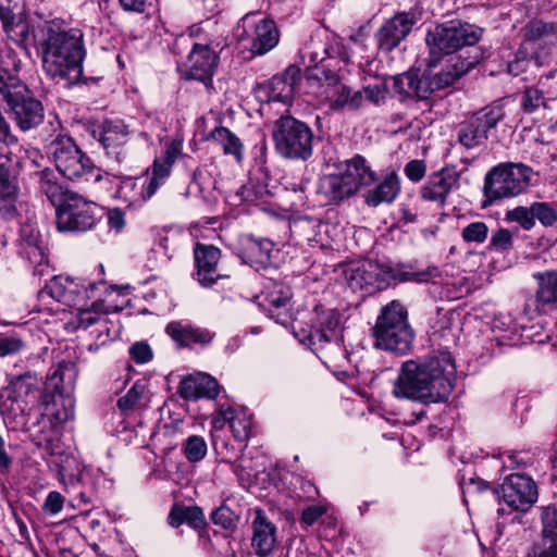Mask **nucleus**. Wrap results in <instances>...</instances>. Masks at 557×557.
Segmentation results:
<instances>
[{
  "mask_svg": "<svg viewBox=\"0 0 557 557\" xmlns=\"http://www.w3.org/2000/svg\"><path fill=\"white\" fill-rule=\"evenodd\" d=\"M456 366L447 350L423 362L407 361L394 383L393 394L423 404L446 401L454 388Z\"/></svg>",
  "mask_w": 557,
  "mask_h": 557,
  "instance_id": "nucleus-1",
  "label": "nucleus"
},
{
  "mask_svg": "<svg viewBox=\"0 0 557 557\" xmlns=\"http://www.w3.org/2000/svg\"><path fill=\"white\" fill-rule=\"evenodd\" d=\"M33 37L42 50L46 72L70 84L83 82V61L86 57L81 29H66L58 21H45L33 30Z\"/></svg>",
  "mask_w": 557,
  "mask_h": 557,
  "instance_id": "nucleus-2",
  "label": "nucleus"
},
{
  "mask_svg": "<svg viewBox=\"0 0 557 557\" xmlns=\"http://www.w3.org/2000/svg\"><path fill=\"white\" fill-rule=\"evenodd\" d=\"M0 94L8 106L10 117L22 132L36 128L44 122V106L17 76L15 61L12 70L0 66Z\"/></svg>",
  "mask_w": 557,
  "mask_h": 557,
  "instance_id": "nucleus-3",
  "label": "nucleus"
},
{
  "mask_svg": "<svg viewBox=\"0 0 557 557\" xmlns=\"http://www.w3.org/2000/svg\"><path fill=\"white\" fill-rule=\"evenodd\" d=\"M75 381V366L70 362L60 363L47 377L40 404L53 426L62 425L74 418L75 400L72 393Z\"/></svg>",
  "mask_w": 557,
  "mask_h": 557,
  "instance_id": "nucleus-4",
  "label": "nucleus"
},
{
  "mask_svg": "<svg viewBox=\"0 0 557 557\" xmlns=\"http://www.w3.org/2000/svg\"><path fill=\"white\" fill-rule=\"evenodd\" d=\"M481 35V28L459 20L437 24L429 29L425 36L429 47V64L437 66L442 60L454 57L463 47L475 45Z\"/></svg>",
  "mask_w": 557,
  "mask_h": 557,
  "instance_id": "nucleus-5",
  "label": "nucleus"
},
{
  "mask_svg": "<svg viewBox=\"0 0 557 557\" xmlns=\"http://www.w3.org/2000/svg\"><path fill=\"white\" fill-rule=\"evenodd\" d=\"M40 389V379L35 371L12 375L0 395V413L10 424L24 425Z\"/></svg>",
  "mask_w": 557,
  "mask_h": 557,
  "instance_id": "nucleus-6",
  "label": "nucleus"
},
{
  "mask_svg": "<svg viewBox=\"0 0 557 557\" xmlns=\"http://www.w3.org/2000/svg\"><path fill=\"white\" fill-rule=\"evenodd\" d=\"M373 336L377 348L397 354L409 351L413 331L408 322V312L399 301L393 300L381 309Z\"/></svg>",
  "mask_w": 557,
  "mask_h": 557,
  "instance_id": "nucleus-7",
  "label": "nucleus"
},
{
  "mask_svg": "<svg viewBox=\"0 0 557 557\" xmlns=\"http://www.w3.org/2000/svg\"><path fill=\"white\" fill-rule=\"evenodd\" d=\"M376 182V174L364 157L356 154L345 161V170L337 174L323 176L319 189L332 202H339L354 196L362 188Z\"/></svg>",
  "mask_w": 557,
  "mask_h": 557,
  "instance_id": "nucleus-8",
  "label": "nucleus"
},
{
  "mask_svg": "<svg viewBox=\"0 0 557 557\" xmlns=\"http://www.w3.org/2000/svg\"><path fill=\"white\" fill-rule=\"evenodd\" d=\"M533 174L532 168L523 163L505 162L493 166L484 177L483 207L524 193L531 185Z\"/></svg>",
  "mask_w": 557,
  "mask_h": 557,
  "instance_id": "nucleus-9",
  "label": "nucleus"
},
{
  "mask_svg": "<svg viewBox=\"0 0 557 557\" xmlns=\"http://www.w3.org/2000/svg\"><path fill=\"white\" fill-rule=\"evenodd\" d=\"M49 153L59 173L70 181L102 178L101 169L67 136H58L49 145Z\"/></svg>",
  "mask_w": 557,
  "mask_h": 557,
  "instance_id": "nucleus-10",
  "label": "nucleus"
},
{
  "mask_svg": "<svg viewBox=\"0 0 557 557\" xmlns=\"http://www.w3.org/2000/svg\"><path fill=\"white\" fill-rule=\"evenodd\" d=\"M272 137L277 153L285 159L307 161L312 156L314 135L302 121L281 116L274 123Z\"/></svg>",
  "mask_w": 557,
  "mask_h": 557,
  "instance_id": "nucleus-11",
  "label": "nucleus"
},
{
  "mask_svg": "<svg viewBox=\"0 0 557 557\" xmlns=\"http://www.w3.org/2000/svg\"><path fill=\"white\" fill-rule=\"evenodd\" d=\"M307 329L293 324L295 335L317 352L324 345L341 347V314L334 308L318 305L308 314Z\"/></svg>",
  "mask_w": 557,
  "mask_h": 557,
  "instance_id": "nucleus-12",
  "label": "nucleus"
},
{
  "mask_svg": "<svg viewBox=\"0 0 557 557\" xmlns=\"http://www.w3.org/2000/svg\"><path fill=\"white\" fill-rule=\"evenodd\" d=\"M98 212L95 202L78 194L66 193L57 208V228L60 232H86L96 224Z\"/></svg>",
  "mask_w": 557,
  "mask_h": 557,
  "instance_id": "nucleus-13",
  "label": "nucleus"
},
{
  "mask_svg": "<svg viewBox=\"0 0 557 557\" xmlns=\"http://www.w3.org/2000/svg\"><path fill=\"white\" fill-rule=\"evenodd\" d=\"M505 117L502 106L486 107L461 123L457 131V145L465 150L484 147L491 129Z\"/></svg>",
  "mask_w": 557,
  "mask_h": 557,
  "instance_id": "nucleus-14",
  "label": "nucleus"
},
{
  "mask_svg": "<svg viewBox=\"0 0 557 557\" xmlns=\"http://www.w3.org/2000/svg\"><path fill=\"white\" fill-rule=\"evenodd\" d=\"M322 86H325V99L330 109L339 110H358L363 102L361 90H352L349 86L339 82L338 74L335 69L325 67L323 72L313 74Z\"/></svg>",
  "mask_w": 557,
  "mask_h": 557,
  "instance_id": "nucleus-15",
  "label": "nucleus"
},
{
  "mask_svg": "<svg viewBox=\"0 0 557 557\" xmlns=\"http://www.w3.org/2000/svg\"><path fill=\"white\" fill-rule=\"evenodd\" d=\"M129 134L128 126L122 120L108 119L91 128V136L99 141L106 154L117 163L127 158Z\"/></svg>",
  "mask_w": 557,
  "mask_h": 557,
  "instance_id": "nucleus-16",
  "label": "nucleus"
},
{
  "mask_svg": "<svg viewBox=\"0 0 557 557\" xmlns=\"http://www.w3.org/2000/svg\"><path fill=\"white\" fill-rule=\"evenodd\" d=\"M498 497L512 510L528 511L539 498L535 482L527 475L507 476L497 490Z\"/></svg>",
  "mask_w": 557,
  "mask_h": 557,
  "instance_id": "nucleus-17",
  "label": "nucleus"
},
{
  "mask_svg": "<svg viewBox=\"0 0 557 557\" xmlns=\"http://www.w3.org/2000/svg\"><path fill=\"white\" fill-rule=\"evenodd\" d=\"M180 153L181 144L172 141L166 146L162 156L154 159L151 168L147 170L140 187L139 196L141 200H149L158 188L165 183Z\"/></svg>",
  "mask_w": 557,
  "mask_h": 557,
  "instance_id": "nucleus-18",
  "label": "nucleus"
},
{
  "mask_svg": "<svg viewBox=\"0 0 557 557\" xmlns=\"http://www.w3.org/2000/svg\"><path fill=\"white\" fill-rule=\"evenodd\" d=\"M418 22L413 12H401L385 21L375 34L379 49L389 52L404 40Z\"/></svg>",
  "mask_w": 557,
  "mask_h": 557,
  "instance_id": "nucleus-19",
  "label": "nucleus"
},
{
  "mask_svg": "<svg viewBox=\"0 0 557 557\" xmlns=\"http://www.w3.org/2000/svg\"><path fill=\"white\" fill-rule=\"evenodd\" d=\"M221 250L213 245L196 244L194 260L196 265V280L203 287H211L219 280L228 278L230 274L220 272L219 261Z\"/></svg>",
  "mask_w": 557,
  "mask_h": 557,
  "instance_id": "nucleus-20",
  "label": "nucleus"
},
{
  "mask_svg": "<svg viewBox=\"0 0 557 557\" xmlns=\"http://www.w3.org/2000/svg\"><path fill=\"white\" fill-rule=\"evenodd\" d=\"M460 186V173L454 166H445L432 173L421 187L422 199L444 205L447 196Z\"/></svg>",
  "mask_w": 557,
  "mask_h": 557,
  "instance_id": "nucleus-21",
  "label": "nucleus"
},
{
  "mask_svg": "<svg viewBox=\"0 0 557 557\" xmlns=\"http://www.w3.org/2000/svg\"><path fill=\"white\" fill-rule=\"evenodd\" d=\"M46 240L32 225H24L20 232V253L34 267L35 273L42 274L47 267Z\"/></svg>",
  "mask_w": 557,
  "mask_h": 557,
  "instance_id": "nucleus-22",
  "label": "nucleus"
},
{
  "mask_svg": "<svg viewBox=\"0 0 557 557\" xmlns=\"http://www.w3.org/2000/svg\"><path fill=\"white\" fill-rule=\"evenodd\" d=\"M219 64V55L208 45L195 44L188 54L189 77L212 85V76Z\"/></svg>",
  "mask_w": 557,
  "mask_h": 557,
  "instance_id": "nucleus-23",
  "label": "nucleus"
},
{
  "mask_svg": "<svg viewBox=\"0 0 557 557\" xmlns=\"http://www.w3.org/2000/svg\"><path fill=\"white\" fill-rule=\"evenodd\" d=\"M166 334L181 347H190L194 344L201 346L212 342L214 333L208 329L199 327L182 321H174L166 325Z\"/></svg>",
  "mask_w": 557,
  "mask_h": 557,
  "instance_id": "nucleus-24",
  "label": "nucleus"
},
{
  "mask_svg": "<svg viewBox=\"0 0 557 557\" xmlns=\"http://www.w3.org/2000/svg\"><path fill=\"white\" fill-rule=\"evenodd\" d=\"M300 81V69L289 65L283 74L274 75L270 81L269 98L271 101L288 103Z\"/></svg>",
  "mask_w": 557,
  "mask_h": 557,
  "instance_id": "nucleus-25",
  "label": "nucleus"
},
{
  "mask_svg": "<svg viewBox=\"0 0 557 557\" xmlns=\"http://www.w3.org/2000/svg\"><path fill=\"white\" fill-rule=\"evenodd\" d=\"M252 529V547L256 550V554L261 557L268 556L275 544L276 529L274 524L269 521L263 510L256 509Z\"/></svg>",
  "mask_w": 557,
  "mask_h": 557,
  "instance_id": "nucleus-26",
  "label": "nucleus"
},
{
  "mask_svg": "<svg viewBox=\"0 0 557 557\" xmlns=\"http://www.w3.org/2000/svg\"><path fill=\"white\" fill-rule=\"evenodd\" d=\"M10 0H0V20L8 37L17 45H24L29 37V24L22 14L12 12Z\"/></svg>",
  "mask_w": 557,
  "mask_h": 557,
  "instance_id": "nucleus-27",
  "label": "nucleus"
},
{
  "mask_svg": "<svg viewBox=\"0 0 557 557\" xmlns=\"http://www.w3.org/2000/svg\"><path fill=\"white\" fill-rule=\"evenodd\" d=\"M400 193L399 176L395 171L387 173L383 180L364 195V202L370 207L392 203Z\"/></svg>",
  "mask_w": 557,
  "mask_h": 557,
  "instance_id": "nucleus-28",
  "label": "nucleus"
},
{
  "mask_svg": "<svg viewBox=\"0 0 557 557\" xmlns=\"http://www.w3.org/2000/svg\"><path fill=\"white\" fill-rule=\"evenodd\" d=\"M475 64V61L459 60V57H450L446 64L440 71L432 67V78L437 90L446 88L454 84L458 78L468 73Z\"/></svg>",
  "mask_w": 557,
  "mask_h": 557,
  "instance_id": "nucleus-29",
  "label": "nucleus"
},
{
  "mask_svg": "<svg viewBox=\"0 0 557 557\" xmlns=\"http://www.w3.org/2000/svg\"><path fill=\"white\" fill-rule=\"evenodd\" d=\"M278 42V30L274 21L262 18L255 25L250 42V51L255 54H264Z\"/></svg>",
  "mask_w": 557,
  "mask_h": 557,
  "instance_id": "nucleus-30",
  "label": "nucleus"
},
{
  "mask_svg": "<svg viewBox=\"0 0 557 557\" xmlns=\"http://www.w3.org/2000/svg\"><path fill=\"white\" fill-rule=\"evenodd\" d=\"M539 287L535 293V306L537 310H545L557 304V270L540 273Z\"/></svg>",
  "mask_w": 557,
  "mask_h": 557,
  "instance_id": "nucleus-31",
  "label": "nucleus"
},
{
  "mask_svg": "<svg viewBox=\"0 0 557 557\" xmlns=\"http://www.w3.org/2000/svg\"><path fill=\"white\" fill-rule=\"evenodd\" d=\"M381 270L377 263L364 262L354 269L349 276V284L352 288L381 287Z\"/></svg>",
  "mask_w": 557,
  "mask_h": 557,
  "instance_id": "nucleus-32",
  "label": "nucleus"
},
{
  "mask_svg": "<svg viewBox=\"0 0 557 557\" xmlns=\"http://www.w3.org/2000/svg\"><path fill=\"white\" fill-rule=\"evenodd\" d=\"M48 289L51 297L67 306H79L81 300L85 298L87 293L86 288L83 292L79 290L72 280H66V285H63L59 280L54 278L48 285Z\"/></svg>",
  "mask_w": 557,
  "mask_h": 557,
  "instance_id": "nucleus-33",
  "label": "nucleus"
},
{
  "mask_svg": "<svg viewBox=\"0 0 557 557\" xmlns=\"http://www.w3.org/2000/svg\"><path fill=\"white\" fill-rule=\"evenodd\" d=\"M210 137L222 147L224 153L233 154L237 161H240L243 156V144L240 139L228 128L223 126L215 127L211 132Z\"/></svg>",
  "mask_w": 557,
  "mask_h": 557,
  "instance_id": "nucleus-34",
  "label": "nucleus"
},
{
  "mask_svg": "<svg viewBox=\"0 0 557 557\" xmlns=\"http://www.w3.org/2000/svg\"><path fill=\"white\" fill-rule=\"evenodd\" d=\"M307 54L309 57L307 64L308 78L317 81V77L313 75L315 72L321 74L325 67L334 69L336 60L330 55L327 47H320L319 49L308 51Z\"/></svg>",
  "mask_w": 557,
  "mask_h": 557,
  "instance_id": "nucleus-35",
  "label": "nucleus"
},
{
  "mask_svg": "<svg viewBox=\"0 0 557 557\" xmlns=\"http://www.w3.org/2000/svg\"><path fill=\"white\" fill-rule=\"evenodd\" d=\"M426 70L420 77L413 75L412 98L424 100L428 99L434 91L437 90V88H435V83L432 78L433 66L429 64V60L426 61Z\"/></svg>",
  "mask_w": 557,
  "mask_h": 557,
  "instance_id": "nucleus-36",
  "label": "nucleus"
},
{
  "mask_svg": "<svg viewBox=\"0 0 557 557\" xmlns=\"http://www.w3.org/2000/svg\"><path fill=\"white\" fill-rule=\"evenodd\" d=\"M102 308L103 302L100 301L92 302L90 308H78L77 327L88 329L90 326H96L99 321L107 315L106 312H102Z\"/></svg>",
  "mask_w": 557,
  "mask_h": 557,
  "instance_id": "nucleus-37",
  "label": "nucleus"
},
{
  "mask_svg": "<svg viewBox=\"0 0 557 557\" xmlns=\"http://www.w3.org/2000/svg\"><path fill=\"white\" fill-rule=\"evenodd\" d=\"M534 222L539 221L544 227H552L557 223V209L550 202H532Z\"/></svg>",
  "mask_w": 557,
  "mask_h": 557,
  "instance_id": "nucleus-38",
  "label": "nucleus"
},
{
  "mask_svg": "<svg viewBox=\"0 0 557 557\" xmlns=\"http://www.w3.org/2000/svg\"><path fill=\"white\" fill-rule=\"evenodd\" d=\"M525 38L539 40L552 35H557V21L544 22L542 20H533L524 27Z\"/></svg>",
  "mask_w": 557,
  "mask_h": 557,
  "instance_id": "nucleus-39",
  "label": "nucleus"
},
{
  "mask_svg": "<svg viewBox=\"0 0 557 557\" xmlns=\"http://www.w3.org/2000/svg\"><path fill=\"white\" fill-rule=\"evenodd\" d=\"M521 106L525 113H533L541 107L546 108L547 99L543 90L536 87H528L523 91Z\"/></svg>",
  "mask_w": 557,
  "mask_h": 557,
  "instance_id": "nucleus-40",
  "label": "nucleus"
},
{
  "mask_svg": "<svg viewBox=\"0 0 557 557\" xmlns=\"http://www.w3.org/2000/svg\"><path fill=\"white\" fill-rule=\"evenodd\" d=\"M211 520L214 524L222 527L226 530H232L238 522V515L231 509L225 503L218 507L211 513Z\"/></svg>",
  "mask_w": 557,
  "mask_h": 557,
  "instance_id": "nucleus-41",
  "label": "nucleus"
},
{
  "mask_svg": "<svg viewBox=\"0 0 557 557\" xmlns=\"http://www.w3.org/2000/svg\"><path fill=\"white\" fill-rule=\"evenodd\" d=\"M488 227L484 222L476 221L466 225L461 231L463 242L482 244L487 239Z\"/></svg>",
  "mask_w": 557,
  "mask_h": 557,
  "instance_id": "nucleus-42",
  "label": "nucleus"
},
{
  "mask_svg": "<svg viewBox=\"0 0 557 557\" xmlns=\"http://www.w3.org/2000/svg\"><path fill=\"white\" fill-rule=\"evenodd\" d=\"M184 453L190 462L201 460L207 454V444L203 437L198 435L189 436L185 442Z\"/></svg>",
  "mask_w": 557,
  "mask_h": 557,
  "instance_id": "nucleus-43",
  "label": "nucleus"
},
{
  "mask_svg": "<svg viewBox=\"0 0 557 557\" xmlns=\"http://www.w3.org/2000/svg\"><path fill=\"white\" fill-rule=\"evenodd\" d=\"M26 347L25 342L14 334H0V358L15 356Z\"/></svg>",
  "mask_w": 557,
  "mask_h": 557,
  "instance_id": "nucleus-44",
  "label": "nucleus"
},
{
  "mask_svg": "<svg viewBox=\"0 0 557 557\" xmlns=\"http://www.w3.org/2000/svg\"><path fill=\"white\" fill-rule=\"evenodd\" d=\"M506 218L518 223L524 231H530L535 226L532 203L529 207L519 206L509 210Z\"/></svg>",
  "mask_w": 557,
  "mask_h": 557,
  "instance_id": "nucleus-45",
  "label": "nucleus"
},
{
  "mask_svg": "<svg viewBox=\"0 0 557 557\" xmlns=\"http://www.w3.org/2000/svg\"><path fill=\"white\" fill-rule=\"evenodd\" d=\"M391 276L401 282L413 281L418 283H425L438 277L440 271L436 267H428L425 270L417 272H391Z\"/></svg>",
  "mask_w": 557,
  "mask_h": 557,
  "instance_id": "nucleus-46",
  "label": "nucleus"
},
{
  "mask_svg": "<svg viewBox=\"0 0 557 557\" xmlns=\"http://www.w3.org/2000/svg\"><path fill=\"white\" fill-rule=\"evenodd\" d=\"M231 432L238 442H245L250 436L251 421L244 413H238L230 422Z\"/></svg>",
  "mask_w": 557,
  "mask_h": 557,
  "instance_id": "nucleus-47",
  "label": "nucleus"
},
{
  "mask_svg": "<svg viewBox=\"0 0 557 557\" xmlns=\"http://www.w3.org/2000/svg\"><path fill=\"white\" fill-rule=\"evenodd\" d=\"M393 89L399 97L400 101H405L408 98H412V83L413 74L403 73L392 77Z\"/></svg>",
  "mask_w": 557,
  "mask_h": 557,
  "instance_id": "nucleus-48",
  "label": "nucleus"
},
{
  "mask_svg": "<svg viewBox=\"0 0 557 557\" xmlns=\"http://www.w3.org/2000/svg\"><path fill=\"white\" fill-rule=\"evenodd\" d=\"M542 533L557 540V505H550L542 510Z\"/></svg>",
  "mask_w": 557,
  "mask_h": 557,
  "instance_id": "nucleus-49",
  "label": "nucleus"
},
{
  "mask_svg": "<svg viewBox=\"0 0 557 557\" xmlns=\"http://www.w3.org/2000/svg\"><path fill=\"white\" fill-rule=\"evenodd\" d=\"M145 392V385L143 383L135 382L128 392L119 398L117 407L125 411L134 408Z\"/></svg>",
  "mask_w": 557,
  "mask_h": 557,
  "instance_id": "nucleus-50",
  "label": "nucleus"
},
{
  "mask_svg": "<svg viewBox=\"0 0 557 557\" xmlns=\"http://www.w3.org/2000/svg\"><path fill=\"white\" fill-rule=\"evenodd\" d=\"M197 381L199 387V398H215L220 393V385L218 381L206 373H197Z\"/></svg>",
  "mask_w": 557,
  "mask_h": 557,
  "instance_id": "nucleus-51",
  "label": "nucleus"
},
{
  "mask_svg": "<svg viewBox=\"0 0 557 557\" xmlns=\"http://www.w3.org/2000/svg\"><path fill=\"white\" fill-rule=\"evenodd\" d=\"M39 188L52 203L60 200L63 194L61 186L46 172L40 173Z\"/></svg>",
  "mask_w": 557,
  "mask_h": 557,
  "instance_id": "nucleus-52",
  "label": "nucleus"
},
{
  "mask_svg": "<svg viewBox=\"0 0 557 557\" xmlns=\"http://www.w3.org/2000/svg\"><path fill=\"white\" fill-rule=\"evenodd\" d=\"M512 246V233L507 228H499L493 233L488 248L495 251H507Z\"/></svg>",
  "mask_w": 557,
  "mask_h": 557,
  "instance_id": "nucleus-53",
  "label": "nucleus"
},
{
  "mask_svg": "<svg viewBox=\"0 0 557 557\" xmlns=\"http://www.w3.org/2000/svg\"><path fill=\"white\" fill-rule=\"evenodd\" d=\"M272 249L273 244L269 239H251L248 247L249 252L261 262L270 260Z\"/></svg>",
  "mask_w": 557,
  "mask_h": 557,
  "instance_id": "nucleus-54",
  "label": "nucleus"
},
{
  "mask_svg": "<svg viewBox=\"0 0 557 557\" xmlns=\"http://www.w3.org/2000/svg\"><path fill=\"white\" fill-rule=\"evenodd\" d=\"M361 91L363 95V99L366 98L372 103L379 106L385 101L388 88L386 83L383 82L374 85H369L364 87L363 90Z\"/></svg>",
  "mask_w": 557,
  "mask_h": 557,
  "instance_id": "nucleus-55",
  "label": "nucleus"
},
{
  "mask_svg": "<svg viewBox=\"0 0 557 557\" xmlns=\"http://www.w3.org/2000/svg\"><path fill=\"white\" fill-rule=\"evenodd\" d=\"M178 394L186 400H196L199 398L197 374L189 375L181 381L178 386Z\"/></svg>",
  "mask_w": 557,
  "mask_h": 557,
  "instance_id": "nucleus-56",
  "label": "nucleus"
},
{
  "mask_svg": "<svg viewBox=\"0 0 557 557\" xmlns=\"http://www.w3.org/2000/svg\"><path fill=\"white\" fill-rule=\"evenodd\" d=\"M529 557H557V540L543 535L541 543L533 548Z\"/></svg>",
  "mask_w": 557,
  "mask_h": 557,
  "instance_id": "nucleus-57",
  "label": "nucleus"
},
{
  "mask_svg": "<svg viewBox=\"0 0 557 557\" xmlns=\"http://www.w3.org/2000/svg\"><path fill=\"white\" fill-rule=\"evenodd\" d=\"M290 298L292 297L288 292H284L283 289L273 290L265 297L267 309H282L289 307Z\"/></svg>",
  "mask_w": 557,
  "mask_h": 557,
  "instance_id": "nucleus-58",
  "label": "nucleus"
},
{
  "mask_svg": "<svg viewBox=\"0 0 557 557\" xmlns=\"http://www.w3.org/2000/svg\"><path fill=\"white\" fill-rule=\"evenodd\" d=\"M131 358L136 363H147L152 359V350L145 342H137L129 347Z\"/></svg>",
  "mask_w": 557,
  "mask_h": 557,
  "instance_id": "nucleus-59",
  "label": "nucleus"
},
{
  "mask_svg": "<svg viewBox=\"0 0 557 557\" xmlns=\"http://www.w3.org/2000/svg\"><path fill=\"white\" fill-rule=\"evenodd\" d=\"M17 188L10 178L8 170L0 164V198L11 199L16 195Z\"/></svg>",
  "mask_w": 557,
  "mask_h": 557,
  "instance_id": "nucleus-60",
  "label": "nucleus"
},
{
  "mask_svg": "<svg viewBox=\"0 0 557 557\" xmlns=\"http://www.w3.org/2000/svg\"><path fill=\"white\" fill-rule=\"evenodd\" d=\"M64 500L65 499L61 493H59L57 491H52L48 494V496L42 505V510L46 513L54 516L62 510Z\"/></svg>",
  "mask_w": 557,
  "mask_h": 557,
  "instance_id": "nucleus-61",
  "label": "nucleus"
},
{
  "mask_svg": "<svg viewBox=\"0 0 557 557\" xmlns=\"http://www.w3.org/2000/svg\"><path fill=\"white\" fill-rule=\"evenodd\" d=\"M406 176L412 182H420L426 172V165L423 160H411L404 169Z\"/></svg>",
  "mask_w": 557,
  "mask_h": 557,
  "instance_id": "nucleus-62",
  "label": "nucleus"
},
{
  "mask_svg": "<svg viewBox=\"0 0 557 557\" xmlns=\"http://www.w3.org/2000/svg\"><path fill=\"white\" fill-rule=\"evenodd\" d=\"M185 522L194 529H200L205 525V515L201 508L197 506L185 507Z\"/></svg>",
  "mask_w": 557,
  "mask_h": 557,
  "instance_id": "nucleus-63",
  "label": "nucleus"
},
{
  "mask_svg": "<svg viewBox=\"0 0 557 557\" xmlns=\"http://www.w3.org/2000/svg\"><path fill=\"white\" fill-rule=\"evenodd\" d=\"M91 333L101 344H104L107 341L113 339L116 335L115 332L112 333V329L110 326V322L107 315L99 321V323L95 326Z\"/></svg>",
  "mask_w": 557,
  "mask_h": 557,
  "instance_id": "nucleus-64",
  "label": "nucleus"
}]
</instances>
